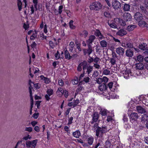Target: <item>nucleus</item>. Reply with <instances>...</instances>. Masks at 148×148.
I'll return each mask as SVG.
<instances>
[{"label":"nucleus","instance_id":"nucleus-1","mask_svg":"<svg viewBox=\"0 0 148 148\" xmlns=\"http://www.w3.org/2000/svg\"><path fill=\"white\" fill-rule=\"evenodd\" d=\"M93 128L95 130L96 136L97 137H102L103 134L107 132L106 126H102L101 127H99L98 124L97 123L94 124Z\"/></svg>","mask_w":148,"mask_h":148},{"label":"nucleus","instance_id":"nucleus-2","mask_svg":"<svg viewBox=\"0 0 148 148\" xmlns=\"http://www.w3.org/2000/svg\"><path fill=\"white\" fill-rule=\"evenodd\" d=\"M101 7L102 5L101 3L98 1L92 3L90 6V9L91 10H99L101 8Z\"/></svg>","mask_w":148,"mask_h":148},{"label":"nucleus","instance_id":"nucleus-3","mask_svg":"<svg viewBox=\"0 0 148 148\" xmlns=\"http://www.w3.org/2000/svg\"><path fill=\"white\" fill-rule=\"evenodd\" d=\"M84 66L83 71H84V73H86L89 75L93 70V66L88 65V62L86 61L85 64ZM89 76H90L89 75Z\"/></svg>","mask_w":148,"mask_h":148},{"label":"nucleus","instance_id":"nucleus-4","mask_svg":"<svg viewBox=\"0 0 148 148\" xmlns=\"http://www.w3.org/2000/svg\"><path fill=\"white\" fill-rule=\"evenodd\" d=\"M38 140L35 139L31 141L30 140H27L26 142V145L27 148H35Z\"/></svg>","mask_w":148,"mask_h":148},{"label":"nucleus","instance_id":"nucleus-5","mask_svg":"<svg viewBox=\"0 0 148 148\" xmlns=\"http://www.w3.org/2000/svg\"><path fill=\"white\" fill-rule=\"evenodd\" d=\"M96 38V37L95 35H90L89 38L86 40L87 45L92 46V42H94Z\"/></svg>","mask_w":148,"mask_h":148},{"label":"nucleus","instance_id":"nucleus-6","mask_svg":"<svg viewBox=\"0 0 148 148\" xmlns=\"http://www.w3.org/2000/svg\"><path fill=\"white\" fill-rule=\"evenodd\" d=\"M112 6L115 10H118L120 9L121 7V5L120 3L118 1L115 0L112 2Z\"/></svg>","mask_w":148,"mask_h":148},{"label":"nucleus","instance_id":"nucleus-7","mask_svg":"<svg viewBox=\"0 0 148 148\" xmlns=\"http://www.w3.org/2000/svg\"><path fill=\"white\" fill-rule=\"evenodd\" d=\"M135 19L138 21H140L143 19V17L142 14L139 12H137L134 15Z\"/></svg>","mask_w":148,"mask_h":148},{"label":"nucleus","instance_id":"nucleus-8","mask_svg":"<svg viewBox=\"0 0 148 148\" xmlns=\"http://www.w3.org/2000/svg\"><path fill=\"white\" fill-rule=\"evenodd\" d=\"M92 121L90 122L91 124H93L94 122H96L98 120L99 115L96 112H95L92 116Z\"/></svg>","mask_w":148,"mask_h":148},{"label":"nucleus","instance_id":"nucleus-9","mask_svg":"<svg viewBox=\"0 0 148 148\" xmlns=\"http://www.w3.org/2000/svg\"><path fill=\"white\" fill-rule=\"evenodd\" d=\"M47 94H46L45 95V98L48 101L49 100L50 98L49 97L52 95L53 94V90L51 89H48L47 90Z\"/></svg>","mask_w":148,"mask_h":148},{"label":"nucleus","instance_id":"nucleus-10","mask_svg":"<svg viewBox=\"0 0 148 148\" xmlns=\"http://www.w3.org/2000/svg\"><path fill=\"white\" fill-rule=\"evenodd\" d=\"M130 116V121H136L139 118V116L138 114L134 112L131 113Z\"/></svg>","mask_w":148,"mask_h":148},{"label":"nucleus","instance_id":"nucleus-11","mask_svg":"<svg viewBox=\"0 0 148 148\" xmlns=\"http://www.w3.org/2000/svg\"><path fill=\"white\" fill-rule=\"evenodd\" d=\"M136 109L139 113L144 114L146 112L145 109L140 106H137Z\"/></svg>","mask_w":148,"mask_h":148},{"label":"nucleus","instance_id":"nucleus-12","mask_svg":"<svg viewBox=\"0 0 148 148\" xmlns=\"http://www.w3.org/2000/svg\"><path fill=\"white\" fill-rule=\"evenodd\" d=\"M122 46L126 48H134L133 43L130 42H127L126 43H123Z\"/></svg>","mask_w":148,"mask_h":148},{"label":"nucleus","instance_id":"nucleus-13","mask_svg":"<svg viewBox=\"0 0 148 148\" xmlns=\"http://www.w3.org/2000/svg\"><path fill=\"white\" fill-rule=\"evenodd\" d=\"M127 33V32L124 29H121L117 32L116 34L119 36H123L126 35Z\"/></svg>","mask_w":148,"mask_h":148},{"label":"nucleus","instance_id":"nucleus-14","mask_svg":"<svg viewBox=\"0 0 148 148\" xmlns=\"http://www.w3.org/2000/svg\"><path fill=\"white\" fill-rule=\"evenodd\" d=\"M123 17V18L127 21H130L131 18L130 14L129 13L127 12L124 13Z\"/></svg>","mask_w":148,"mask_h":148},{"label":"nucleus","instance_id":"nucleus-15","mask_svg":"<svg viewBox=\"0 0 148 148\" xmlns=\"http://www.w3.org/2000/svg\"><path fill=\"white\" fill-rule=\"evenodd\" d=\"M116 51L118 54L122 55L124 53V50L123 48L119 47L116 49Z\"/></svg>","mask_w":148,"mask_h":148},{"label":"nucleus","instance_id":"nucleus-16","mask_svg":"<svg viewBox=\"0 0 148 148\" xmlns=\"http://www.w3.org/2000/svg\"><path fill=\"white\" fill-rule=\"evenodd\" d=\"M136 67L137 69L142 70L144 69V65L141 63L139 62L136 64Z\"/></svg>","mask_w":148,"mask_h":148},{"label":"nucleus","instance_id":"nucleus-17","mask_svg":"<svg viewBox=\"0 0 148 148\" xmlns=\"http://www.w3.org/2000/svg\"><path fill=\"white\" fill-rule=\"evenodd\" d=\"M133 52L131 49L127 50L126 51V55L128 57H132L133 56Z\"/></svg>","mask_w":148,"mask_h":148},{"label":"nucleus","instance_id":"nucleus-18","mask_svg":"<svg viewBox=\"0 0 148 148\" xmlns=\"http://www.w3.org/2000/svg\"><path fill=\"white\" fill-rule=\"evenodd\" d=\"M147 45L146 43H143L140 44L139 46V48L140 49L145 50H147L148 51V48L147 47Z\"/></svg>","mask_w":148,"mask_h":148},{"label":"nucleus","instance_id":"nucleus-19","mask_svg":"<svg viewBox=\"0 0 148 148\" xmlns=\"http://www.w3.org/2000/svg\"><path fill=\"white\" fill-rule=\"evenodd\" d=\"M88 48L86 49V53L88 55L92 53L93 51L92 47L91 45H87Z\"/></svg>","mask_w":148,"mask_h":148},{"label":"nucleus","instance_id":"nucleus-20","mask_svg":"<svg viewBox=\"0 0 148 148\" xmlns=\"http://www.w3.org/2000/svg\"><path fill=\"white\" fill-rule=\"evenodd\" d=\"M40 77L41 79L44 81L45 84H47L50 82V80L48 78L45 77L43 75H41Z\"/></svg>","mask_w":148,"mask_h":148},{"label":"nucleus","instance_id":"nucleus-21","mask_svg":"<svg viewBox=\"0 0 148 148\" xmlns=\"http://www.w3.org/2000/svg\"><path fill=\"white\" fill-rule=\"evenodd\" d=\"M64 56L65 58L66 59L70 60L72 58V56H70L69 53L67 50L65 51Z\"/></svg>","mask_w":148,"mask_h":148},{"label":"nucleus","instance_id":"nucleus-22","mask_svg":"<svg viewBox=\"0 0 148 148\" xmlns=\"http://www.w3.org/2000/svg\"><path fill=\"white\" fill-rule=\"evenodd\" d=\"M85 61H84L81 62L78 66L77 67V70L78 71H80L82 70V67L83 69V70L84 66L85 64Z\"/></svg>","mask_w":148,"mask_h":148},{"label":"nucleus","instance_id":"nucleus-23","mask_svg":"<svg viewBox=\"0 0 148 148\" xmlns=\"http://www.w3.org/2000/svg\"><path fill=\"white\" fill-rule=\"evenodd\" d=\"M73 135L75 137L78 138L80 136V132L79 130H77L73 133Z\"/></svg>","mask_w":148,"mask_h":148},{"label":"nucleus","instance_id":"nucleus-24","mask_svg":"<svg viewBox=\"0 0 148 148\" xmlns=\"http://www.w3.org/2000/svg\"><path fill=\"white\" fill-rule=\"evenodd\" d=\"M130 5L128 4L125 3L123 7L124 11H128L130 10Z\"/></svg>","mask_w":148,"mask_h":148},{"label":"nucleus","instance_id":"nucleus-25","mask_svg":"<svg viewBox=\"0 0 148 148\" xmlns=\"http://www.w3.org/2000/svg\"><path fill=\"white\" fill-rule=\"evenodd\" d=\"M136 27L135 25H130L128 26L127 28V29L129 31H132Z\"/></svg>","mask_w":148,"mask_h":148},{"label":"nucleus","instance_id":"nucleus-26","mask_svg":"<svg viewBox=\"0 0 148 148\" xmlns=\"http://www.w3.org/2000/svg\"><path fill=\"white\" fill-rule=\"evenodd\" d=\"M99 90L101 91H103L106 89V86L105 84L103 83L99 87Z\"/></svg>","mask_w":148,"mask_h":148},{"label":"nucleus","instance_id":"nucleus-27","mask_svg":"<svg viewBox=\"0 0 148 148\" xmlns=\"http://www.w3.org/2000/svg\"><path fill=\"white\" fill-rule=\"evenodd\" d=\"M94 139L92 136H90L88 138L87 141L89 145H92Z\"/></svg>","mask_w":148,"mask_h":148},{"label":"nucleus","instance_id":"nucleus-28","mask_svg":"<svg viewBox=\"0 0 148 148\" xmlns=\"http://www.w3.org/2000/svg\"><path fill=\"white\" fill-rule=\"evenodd\" d=\"M73 21L72 20H71L69 23V25L70 28L72 29H75L76 27L73 25Z\"/></svg>","mask_w":148,"mask_h":148},{"label":"nucleus","instance_id":"nucleus-29","mask_svg":"<svg viewBox=\"0 0 148 148\" xmlns=\"http://www.w3.org/2000/svg\"><path fill=\"white\" fill-rule=\"evenodd\" d=\"M100 114L102 116H106L107 115V113L108 112V111L106 109H101L100 111Z\"/></svg>","mask_w":148,"mask_h":148},{"label":"nucleus","instance_id":"nucleus-30","mask_svg":"<svg viewBox=\"0 0 148 148\" xmlns=\"http://www.w3.org/2000/svg\"><path fill=\"white\" fill-rule=\"evenodd\" d=\"M112 57V58H111L110 59V62L112 65H114L116 64V57H114L113 55Z\"/></svg>","mask_w":148,"mask_h":148},{"label":"nucleus","instance_id":"nucleus-31","mask_svg":"<svg viewBox=\"0 0 148 148\" xmlns=\"http://www.w3.org/2000/svg\"><path fill=\"white\" fill-rule=\"evenodd\" d=\"M100 43L101 45L103 47H106L107 45V42L105 40L101 41Z\"/></svg>","mask_w":148,"mask_h":148},{"label":"nucleus","instance_id":"nucleus-32","mask_svg":"<svg viewBox=\"0 0 148 148\" xmlns=\"http://www.w3.org/2000/svg\"><path fill=\"white\" fill-rule=\"evenodd\" d=\"M90 80V79L89 77H85L84 78L83 80H81V82H84L86 83H88Z\"/></svg>","mask_w":148,"mask_h":148},{"label":"nucleus","instance_id":"nucleus-33","mask_svg":"<svg viewBox=\"0 0 148 148\" xmlns=\"http://www.w3.org/2000/svg\"><path fill=\"white\" fill-rule=\"evenodd\" d=\"M142 121H148V116L146 114H144L142 116L141 119Z\"/></svg>","mask_w":148,"mask_h":148},{"label":"nucleus","instance_id":"nucleus-34","mask_svg":"<svg viewBox=\"0 0 148 148\" xmlns=\"http://www.w3.org/2000/svg\"><path fill=\"white\" fill-rule=\"evenodd\" d=\"M74 45L73 42L71 41V42L69 44L70 49L69 51L71 52L73 50V48Z\"/></svg>","mask_w":148,"mask_h":148},{"label":"nucleus","instance_id":"nucleus-35","mask_svg":"<svg viewBox=\"0 0 148 148\" xmlns=\"http://www.w3.org/2000/svg\"><path fill=\"white\" fill-rule=\"evenodd\" d=\"M118 21L119 23L121 25L124 26L126 25V23L124 21H123L122 19L119 18L118 19Z\"/></svg>","mask_w":148,"mask_h":148},{"label":"nucleus","instance_id":"nucleus-36","mask_svg":"<svg viewBox=\"0 0 148 148\" xmlns=\"http://www.w3.org/2000/svg\"><path fill=\"white\" fill-rule=\"evenodd\" d=\"M33 2L34 4V6L35 8V10L36 11L37 10V5L38 3V0H33Z\"/></svg>","mask_w":148,"mask_h":148},{"label":"nucleus","instance_id":"nucleus-37","mask_svg":"<svg viewBox=\"0 0 148 148\" xmlns=\"http://www.w3.org/2000/svg\"><path fill=\"white\" fill-rule=\"evenodd\" d=\"M143 60V57L141 55H139L137 57V60L139 62H142Z\"/></svg>","mask_w":148,"mask_h":148},{"label":"nucleus","instance_id":"nucleus-38","mask_svg":"<svg viewBox=\"0 0 148 148\" xmlns=\"http://www.w3.org/2000/svg\"><path fill=\"white\" fill-rule=\"evenodd\" d=\"M103 73L106 75H109L110 74V71L108 69H104L103 71Z\"/></svg>","mask_w":148,"mask_h":148},{"label":"nucleus","instance_id":"nucleus-39","mask_svg":"<svg viewBox=\"0 0 148 148\" xmlns=\"http://www.w3.org/2000/svg\"><path fill=\"white\" fill-rule=\"evenodd\" d=\"M22 3L21 1L20 0H17V5L19 11H20L22 8Z\"/></svg>","mask_w":148,"mask_h":148},{"label":"nucleus","instance_id":"nucleus-40","mask_svg":"<svg viewBox=\"0 0 148 148\" xmlns=\"http://www.w3.org/2000/svg\"><path fill=\"white\" fill-rule=\"evenodd\" d=\"M101 34L99 30L97 29L95 32L94 34L97 37Z\"/></svg>","mask_w":148,"mask_h":148},{"label":"nucleus","instance_id":"nucleus-41","mask_svg":"<svg viewBox=\"0 0 148 148\" xmlns=\"http://www.w3.org/2000/svg\"><path fill=\"white\" fill-rule=\"evenodd\" d=\"M108 24L110 27L115 28L116 27V25L114 23H108Z\"/></svg>","mask_w":148,"mask_h":148},{"label":"nucleus","instance_id":"nucleus-42","mask_svg":"<svg viewBox=\"0 0 148 148\" xmlns=\"http://www.w3.org/2000/svg\"><path fill=\"white\" fill-rule=\"evenodd\" d=\"M139 22V25L140 26H145V25L147 24L145 23V22L143 21H142V20H141Z\"/></svg>","mask_w":148,"mask_h":148},{"label":"nucleus","instance_id":"nucleus-43","mask_svg":"<svg viewBox=\"0 0 148 148\" xmlns=\"http://www.w3.org/2000/svg\"><path fill=\"white\" fill-rule=\"evenodd\" d=\"M130 71H128L127 72L125 71L123 73L124 77L125 78H127L129 75V73L130 72Z\"/></svg>","mask_w":148,"mask_h":148},{"label":"nucleus","instance_id":"nucleus-44","mask_svg":"<svg viewBox=\"0 0 148 148\" xmlns=\"http://www.w3.org/2000/svg\"><path fill=\"white\" fill-rule=\"evenodd\" d=\"M25 130L29 132H31L32 131L33 129L31 127H26L25 128Z\"/></svg>","mask_w":148,"mask_h":148},{"label":"nucleus","instance_id":"nucleus-45","mask_svg":"<svg viewBox=\"0 0 148 148\" xmlns=\"http://www.w3.org/2000/svg\"><path fill=\"white\" fill-rule=\"evenodd\" d=\"M99 73L97 71H95L92 74V76L94 77H97L99 75Z\"/></svg>","mask_w":148,"mask_h":148},{"label":"nucleus","instance_id":"nucleus-46","mask_svg":"<svg viewBox=\"0 0 148 148\" xmlns=\"http://www.w3.org/2000/svg\"><path fill=\"white\" fill-rule=\"evenodd\" d=\"M65 12L68 16L70 18L72 16V13L69 10H66Z\"/></svg>","mask_w":148,"mask_h":148},{"label":"nucleus","instance_id":"nucleus-47","mask_svg":"<svg viewBox=\"0 0 148 148\" xmlns=\"http://www.w3.org/2000/svg\"><path fill=\"white\" fill-rule=\"evenodd\" d=\"M64 90L61 87L59 88L57 90V92H60L61 93L62 95L64 94Z\"/></svg>","mask_w":148,"mask_h":148},{"label":"nucleus","instance_id":"nucleus-48","mask_svg":"<svg viewBox=\"0 0 148 148\" xmlns=\"http://www.w3.org/2000/svg\"><path fill=\"white\" fill-rule=\"evenodd\" d=\"M102 78H98L96 80V82L98 84H101L102 82H103V80H102Z\"/></svg>","mask_w":148,"mask_h":148},{"label":"nucleus","instance_id":"nucleus-49","mask_svg":"<svg viewBox=\"0 0 148 148\" xmlns=\"http://www.w3.org/2000/svg\"><path fill=\"white\" fill-rule=\"evenodd\" d=\"M72 82L73 84H76L78 83V80L77 78L76 79H74L72 81Z\"/></svg>","mask_w":148,"mask_h":148},{"label":"nucleus","instance_id":"nucleus-50","mask_svg":"<svg viewBox=\"0 0 148 148\" xmlns=\"http://www.w3.org/2000/svg\"><path fill=\"white\" fill-rule=\"evenodd\" d=\"M63 8L62 5H61L59 6L58 8V13L60 14L62 12V9Z\"/></svg>","mask_w":148,"mask_h":148},{"label":"nucleus","instance_id":"nucleus-51","mask_svg":"<svg viewBox=\"0 0 148 148\" xmlns=\"http://www.w3.org/2000/svg\"><path fill=\"white\" fill-rule=\"evenodd\" d=\"M58 84L60 86H62L64 83L63 80L61 79H58Z\"/></svg>","mask_w":148,"mask_h":148},{"label":"nucleus","instance_id":"nucleus-52","mask_svg":"<svg viewBox=\"0 0 148 148\" xmlns=\"http://www.w3.org/2000/svg\"><path fill=\"white\" fill-rule=\"evenodd\" d=\"M102 79L103 82H104V83L105 84L106 83H107L108 81V79L106 77H103Z\"/></svg>","mask_w":148,"mask_h":148},{"label":"nucleus","instance_id":"nucleus-53","mask_svg":"<svg viewBox=\"0 0 148 148\" xmlns=\"http://www.w3.org/2000/svg\"><path fill=\"white\" fill-rule=\"evenodd\" d=\"M32 88H33L31 86V85H30L29 86V92L30 93V98H32Z\"/></svg>","mask_w":148,"mask_h":148},{"label":"nucleus","instance_id":"nucleus-54","mask_svg":"<svg viewBox=\"0 0 148 148\" xmlns=\"http://www.w3.org/2000/svg\"><path fill=\"white\" fill-rule=\"evenodd\" d=\"M100 59L97 57H96L94 59V62L95 63H98V62L99 61Z\"/></svg>","mask_w":148,"mask_h":148},{"label":"nucleus","instance_id":"nucleus-55","mask_svg":"<svg viewBox=\"0 0 148 148\" xmlns=\"http://www.w3.org/2000/svg\"><path fill=\"white\" fill-rule=\"evenodd\" d=\"M31 138V137L29 135H28L27 136H24L23 138V139L24 140H27L28 139H30Z\"/></svg>","mask_w":148,"mask_h":148},{"label":"nucleus","instance_id":"nucleus-56","mask_svg":"<svg viewBox=\"0 0 148 148\" xmlns=\"http://www.w3.org/2000/svg\"><path fill=\"white\" fill-rule=\"evenodd\" d=\"M79 103V100L77 99L75 100L74 102H73L74 104V107H75Z\"/></svg>","mask_w":148,"mask_h":148},{"label":"nucleus","instance_id":"nucleus-57","mask_svg":"<svg viewBox=\"0 0 148 148\" xmlns=\"http://www.w3.org/2000/svg\"><path fill=\"white\" fill-rule=\"evenodd\" d=\"M55 56L56 59H59L60 57V55L58 51H57V53L55 54Z\"/></svg>","mask_w":148,"mask_h":148},{"label":"nucleus","instance_id":"nucleus-58","mask_svg":"<svg viewBox=\"0 0 148 148\" xmlns=\"http://www.w3.org/2000/svg\"><path fill=\"white\" fill-rule=\"evenodd\" d=\"M73 117H71L69 119L68 123V125H70L72 124V121L73 120Z\"/></svg>","mask_w":148,"mask_h":148},{"label":"nucleus","instance_id":"nucleus-59","mask_svg":"<svg viewBox=\"0 0 148 148\" xmlns=\"http://www.w3.org/2000/svg\"><path fill=\"white\" fill-rule=\"evenodd\" d=\"M63 94L64 95L66 98H67L69 95L68 91L66 90H64V93Z\"/></svg>","mask_w":148,"mask_h":148},{"label":"nucleus","instance_id":"nucleus-60","mask_svg":"<svg viewBox=\"0 0 148 148\" xmlns=\"http://www.w3.org/2000/svg\"><path fill=\"white\" fill-rule=\"evenodd\" d=\"M36 36V33H34L30 37V39L31 40H33Z\"/></svg>","mask_w":148,"mask_h":148},{"label":"nucleus","instance_id":"nucleus-61","mask_svg":"<svg viewBox=\"0 0 148 148\" xmlns=\"http://www.w3.org/2000/svg\"><path fill=\"white\" fill-rule=\"evenodd\" d=\"M34 87L37 89H39L40 88V85L38 83L34 84Z\"/></svg>","mask_w":148,"mask_h":148},{"label":"nucleus","instance_id":"nucleus-62","mask_svg":"<svg viewBox=\"0 0 148 148\" xmlns=\"http://www.w3.org/2000/svg\"><path fill=\"white\" fill-rule=\"evenodd\" d=\"M104 15L105 17H108L110 16V13L108 12H105L104 13Z\"/></svg>","mask_w":148,"mask_h":148},{"label":"nucleus","instance_id":"nucleus-63","mask_svg":"<svg viewBox=\"0 0 148 148\" xmlns=\"http://www.w3.org/2000/svg\"><path fill=\"white\" fill-rule=\"evenodd\" d=\"M49 43L51 48L52 49L54 47V45L53 42L51 41H49Z\"/></svg>","mask_w":148,"mask_h":148},{"label":"nucleus","instance_id":"nucleus-64","mask_svg":"<svg viewBox=\"0 0 148 148\" xmlns=\"http://www.w3.org/2000/svg\"><path fill=\"white\" fill-rule=\"evenodd\" d=\"M113 82H110L108 84V86L109 87V88L111 89L113 86Z\"/></svg>","mask_w":148,"mask_h":148}]
</instances>
